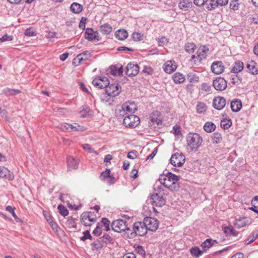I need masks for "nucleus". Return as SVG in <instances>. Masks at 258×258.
I'll return each instance as SVG.
<instances>
[{
  "label": "nucleus",
  "instance_id": "nucleus-56",
  "mask_svg": "<svg viewBox=\"0 0 258 258\" xmlns=\"http://www.w3.org/2000/svg\"><path fill=\"white\" fill-rule=\"evenodd\" d=\"M24 34L27 36H34L36 35V32L32 28H29L25 30Z\"/></svg>",
  "mask_w": 258,
  "mask_h": 258
},
{
  "label": "nucleus",
  "instance_id": "nucleus-53",
  "mask_svg": "<svg viewBox=\"0 0 258 258\" xmlns=\"http://www.w3.org/2000/svg\"><path fill=\"white\" fill-rule=\"evenodd\" d=\"M157 40L159 45L162 46L166 45L169 42L168 39L165 36H162L160 38H158Z\"/></svg>",
  "mask_w": 258,
  "mask_h": 258
},
{
  "label": "nucleus",
  "instance_id": "nucleus-45",
  "mask_svg": "<svg viewBox=\"0 0 258 258\" xmlns=\"http://www.w3.org/2000/svg\"><path fill=\"white\" fill-rule=\"evenodd\" d=\"M100 238L103 243V244H107L108 243H113L114 241V239H113V238L107 234H104L103 236L100 237Z\"/></svg>",
  "mask_w": 258,
  "mask_h": 258
},
{
  "label": "nucleus",
  "instance_id": "nucleus-21",
  "mask_svg": "<svg viewBox=\"0 0 258 258\" xmlns=\"http://www.w3.org/2000/svg\"><path fill=\"white\" fill-rule=\"evenodd\" d=\"M67 164L68 170L76 169L78 167L79 160L72 156H70L67 158Z\"/></svg>",
  "mask_w": 258,
  "mask_h": 258
},
{
  "label": "nucleus",
  "instance_id": "nucleus-35",
  "mask_svg": "<svg viewBox=\"0 0 258 258\" xmlns=\"http://www.w3.org/2000/svg\"><path fill=\"white\" fill-rule=\"evenodd\" d=\"M91 245L92 246V249L96 251L100 250L103 246V243L100 239V238L97 239L96 240L94 241Z\"/></svg>",
  "mask_w": 258,
  "mask_h": 258
},
{
  "label": "nucleus",
  "instance_id": "nucleus-39",
  "mask_svg": "<svg viewBox=\"0 0 258 258\" xmlns=\"http://www.w3.org/2000/svg\"><path fill=\"white\" fill-rule=\"evenodd\" d=\"M136 252L144 257L146 256V252L144 247L139 244H135L133 246Z\"/></svg>",
  "mask_w": 258,
  "mask_h": 258
},
{
  "label": "nucleus",
  "instance_id": "nucleus-47",
  "mask_svg": "<svg viewBox=\"0 0 258 258\" xmlns=\"http://www.w3.org/2000/svg\"><path fill=\"white\" fill-rule=\"evenodd\" d=\"M222 139L221 134L219 133H215L212 135V140L214 143H219L221 142Z\"/></svg>",
  "mask_w": 258,
  "mask_h": 258
},
{
  "label": "nucleus",
  "instance_id": "nucleus-58",
  "mask_svg": "<svg viewBox=\"0 0 258 258\" xmlns=\"http://www.w3.org/2000/svg\"><path fill=\"white\" fill-rule=\"evenodd\" d=\"M84 236L81 237V240L84 241L86 239H91L92 237L90 235L89 231L86 230L83 232Z\"/></svg>",
  "mask_w": 258,
  "mask_h": 258
},
{
  "label": "nucleus",
  "instance_id": "nucleus-63",
  "mask_svg": "<svg viewBox=\"0 0 258 258\" xmlns=\"http://www.w3.org/2000/svg\"><path fill=\"white\" fill-rule=\"evenodd\" d=\"M138 110L137 105L134 102H130V113H135Z\"/></svg>",
  "mask_w": 258,
  "mask_h": 258
},
{
  "label": "nucleus",
  "instance_id": "nucleus-30",
  "mask_svg": "<svg viewBox=\"0 0 258 258\" xmlns=\"http://www.w3.org/2000/svg\"><path fill=\"white\" fill-rule=\"evenodd\" d=\"M112 26L108 23L102 25L100 27V31L104 35L109 34L112 32Z\"/></svg>",
  "mask_w": 258,
  "mask_h": 258
},
{
  "label": "nucleus",
  "instance_id": "nucleus-7",
  "mask_svg": "<svg viewBox=\"0 0 258 258\" xmlns=\"http://www.w3.org/2000/svg\"><path fill=\"white\" fill-rule=\"evenodd\" d=\"M111 227L112 229L117 232H120L128 229L126 221L123 219L114 221L112 223Z\"/></svg>",
  "mask_w": 258,
  "mask_h": 258
},
{
  "label": "nucleus",
  "instance_id": "nucleus-64",
  "mask_svg": "<svg viewBox=\"0 0 258 258\" xmlns=\"http://www.w3.org/2000/svg\"><path fill=\"white\" fill-rule=\"evenodd\" d=\"M256 239V237L252 235L249 237V238H247L245 241V243L246 245L252 243L255 239Z\"/></svg>",
  "mask_w": 258,
  "mask_h": 258
},
{
  "label": "nucleus",
  "instance_id": "nucleus-37",
  "mask_svg": "<svg viewBox=\"0 0 258 258\" xmlns=\"http://www.w3.org/2000/svg\"><path fill=\"white\" fill-rule=\"evenodd\" d=\"M215 124L211 121L206 122L204 125V129L207 133H212L215 130Z\"/></svg>",
  "mask_w": 258,
  "mask_h": 258
},
{
  "label": "nucleus",
  "instance_id": "nucleus-36",
  "mask_svg": "<svg viewBox=\"0 0 258 258\" xmlns=\"http://www.w3.org/2000/svg\"><path fill=\"white\" fill-rule=\"evenodd\" d=\"M3 92L6 96H13L19 94L21 91L18 89L6 88L3 90Z\"/></svg>",
  "mask_w": 258,
  "mask_h": 258
},
{
  "label": "nucleus",
  "instance_id": "nucleus-32",
  "mask_svg": "<svg viewBox=\"0 0 258 258\" xmlns=\"http://www.w3.org/2000/svg\"><path fill=\"white\" fill-rule=\"evenodd\" d=\"M70 10L75 14H79L83 10V6L78 3H73L71 5Z\"/></svg>",
  "mask_w": 258,
  "mask_h": 258
},
{
  "label": "nucleus",
  "instance_id": "nucleus-62",
  "mask_svg": "<svg viewBox=\"0 0 258 258\" xmlns=\"http://www.w3.org/2000/svg\"><path fill=\"white\" fill-rule=\"evenodd\" d=\"M13 39V36L5 34L0 38V42H3L6 41H11Z\"/></svg>",
  "mask_w": 258,
  "mask_h": 258
},
{
  "label": "nucleus",
  "instance_id": "nucleus-22",
  "mask_svg": "<svg viewBox=\"0 0 258 258\" xmlns=\"http://www.w3.org/2000/svg\"><path fill=\"white\" fill-rule=\"evenodd\" d=\"M230 107L233 112L239 111L242 107V102L240 100L234 99L231 102Z\"/></svg>",
  "mask_w": 258,
  "mask_h": 258
},
{
  "label": "nucleus",
  "instance_id": "nucleus-57",
  "mask_svg": "<svg viewBox=\"0 0 258 258\" xmlns=\"http://www.w3.org/2000/svg\"><path fill=\"white\" fill-rule=\"evenodd\" d=\"M154 189L155 192L153 195H157L159 196H164L165 195L164 189L161 185L157 186L156 187H155Z\"/></svg>",
  "mask_w": 258,
  "mask_h": 258
},
{
  "label": "nucleus",
  "instance_id": "nucleus-6",
  "mask_svg": "<svg viewBox=\"0 0 258 258\" xmlns=\"http://www.w3.org/2000/svg\"><path fill=\"white\" fill-rule=\"evenodd\" d=\"M143 221L147 231L155 232L159 227V221L154 218L147 217L144 219Z\"/></svg>",
  "mask_w": 258,
  "mask_h": 258
},
{
  "label": "nucleus",
  "instance_id": "nucleus-12",
  "mask_svg": "<svg viewBox=\"0 0 258 258\" xmlns=\"http://www.w3.org/2000/svg\"><path fill=\"white\" fill-rule=\"evenodd\" d=\"M118 85L115 84L108 85L105 88V92L108 96L114 97L119 94Z\"/></svg>",
  "mask_w": 258,
  "mask_h": 258
},
{
  "label": "nucleus",
  "instance_id": "nucleus-40",
  "mask_svg": "<svg viewBox=\"0 0 258 258\" xmlns=\"http://www.w3.org/2000/svg\"><path fill=\"white\" fill-rule=\"evenodd\" d=\"M184 47L185 50L190 54L194 52L196 46L194 43L188 42L185 44Z\"/></svg>",
  "mask_w": 258,
  "mask_h": 258
},
{
  "label": "nucleus",
  "instance_id": "nucleus-44",
  "mask_svg": "<svg viewBox=\"0 0 258 258\" xmlns=\"http://www.w3.org/2000/svg\"><path fill=\"white\" fill-rule=\"evenodd\" d=\"M251 202L252 206L249 209L258 214V197H255Z\"/></svg>",
  "mask_w": 258,
  "mask_h": 258
},
{
  "label": "nucleus",
  "instance_id": "nucleus-34",
  "mask_svg": "<svg viewBox=\"0 0 258 258\" xmlns=\"http://www.w3.org/2000/svg\"><path fill=\"white\" fill-rule=\"evenodd\" d=\"M76 221L77 219L73 217L69 218L66 222V226L70 229H77Z\"/></svg>",
  "mask_w": 258,
  "mask_h": 258
},
{
  "label": "nucleus",
  "instance_id": "nucleus-14",
  "mask_svg": "<svg viewBox=\"0 0 258 258\" xmlns=\"http://www.w3.org/2000/svg\"><path fill=\"white\" fill-rule=\"evenodd\" d=\"M164 196L152 195L151 197V202L154 206L161 207L165 205L166 200L163 198Z\"/></svg>",
  "mask_w": 258,
  "mask_h": 258
},
{
  "label": "nucleus",
  "instance_id": "nucleus-2",
  "mask_svg": "<svg viewBox=\"0 0 258 258\" xmlns=\"http://www.w3.org/2000/svg\"><path fill=\"white\" fill-rule=\"evenodd\" d=\"M186 142L187 146L191 150L199 148L203 142L202 138L197 133H189L186 136Z\"/></svg>",
  "mask_w": 258,
  "mask_h": 258
},
{
  "label": "nucleus",
  "instance_id": "nucleus-46",
  "mask_svg": "<svg viewBox=\"0 0 258 258\" xmlns=\"http://www.w3.org/2000/svg\"><path fill=\"white\" fill-rule=\"evenodd\" d=\"M208 2L207 9L209 10H212L218 6V1L217 0H208Z\"/></svg>",
  "mask_w": 258,
  "mask_h": 258
},
{
  "label": "nucleus",
  "instance_id": "nucleus-61",
  "mask_svg": "<svg viewBox=\"0 0 258 258\" xmlns=\"http://www.w3.org/2000/svg\"><path fill=\"white\" fill-rule=\"evenodd\" d=\"M82 148L86 151L88 152L89 153H95L96 152L94 151V150L92 148L90 145L88 144H84L82 145Z\"/></svg>",
  "mask_w": 258,
  "mask_h": 258
},
{
  "label": "nucleus",
  "instance_id": "nucleus-26",
  "mask_svg": "<svg viewBox=\"0 0 258 258\" xmlns=\"http://www.w3.org/2000/svg\"><path fill=\"white\" fill-rule=\"evenodd\" d=\"M248 220L246 217H242L238 219H235L234 223L235 227L237 228H240L246 226Z\"/></svg>",
  "mask_w": 258,
  "mask_h": 258
},
{
  "label": "nucleus",
  "instance_id": "nucleus-24",
  "mask_svg": "<svg viewBox=\"0 0 258 258\" xmlns=\"http://www.w3.org/2000/svg\"><path fill=\"white\" fill-rule=\"evenodd\" d=\"M191 6L192 1L191 0H180L178 4L180 9L183 11H187Z\"/></svg>",
  "mask_w": 258,
  "mask_h": 258
},
{
  "label": "nucleus",
  "instance_id": "nucleus-13",
  "mask_svg": "<svg viewBox=\"0 0 258 258\" xmlns=\"http://www.w3.org/2000/svg\"><path fill=\"white\" fill-rule=\"evenodd\" d=\"M107 74H110L114 76L121 75L123 73L122 67L120 64L114 66H111L107 70Z\"/></svg>",
  "mask_w": 258,
  "mask_h": 258
},
{
  "label": "nucleus",
  "instance_id": "nucleus-18",
  "mask_svg": "<svg viewBox=\"0 0 258 258\" xmlns=\"http://www.w3.org/2000/svg\"><path fill=\"white\" fill-rule=\"evenodd\" d=\"M85 37L89 41H94L95 40H99L98 33L94 31L92 28H88L85 32Z\"/></svg>",
  "mask_w": 258,
  "mask_h": 258
},
{
  "label": "nucleus",
  "instance_id": "nucleus-42",
  "mask_svg": "<svg viewBox=\"0 0 258 258\" xmlns=\"http://www.w3.org/2000/svg\"><path fill=\"white\" fill-rule=\"evenodd\" d=\"M232 125V121L230 119H224L221 121V127L225 130L228 129Z\"/></svg>",
  "mask_w": 258,
  "mask_h": 258
},
{
  "label": "nucleus",
  "instance_id": "nucleus-51",
  "mask_svg": "<svg viewBox=\"0 0 258 258\" xmlns=\"http://www.w3.org/2000/svg\"><path fill=\"white\" fill-rule=\"evenodd\" d=\"M98 224H102V227H104V230L105 231H108L110 230V222L107 218H102L101 222L98 223Z\"/></svg>",
  "mask_w": 258,
  "mask_h": 258
},
{
  "label": "nucleus",
  "instance_id": "nucleus-33",
  "mask_svg": "<svg viewBox=\"0 0 258 258\" xmlns=\"http://www.w3.org/2000/svg\"><path fill=\"white\" fill-rule=\"evenodd\" d=\"M216 240H213L212 239H207L202 242L201 246L203 249H206L212 247L215 243H217Z\"/></svg>",
  "mask_w": 258,
  "mask_h": 258
},
{
  "label": "nucleus",
  "instance_id": "nucleus-59",
  "mask_svg": "<svg viewBox=\"0 0 258 258\" xmlns=\"http://www.w3.org/2000/svg\"><path fill=\"white\" fill-rule=\"evenodd\" d=\"M6 210L7 211L9 212L10 213H11L12 214L13 217L16 220L18 219V218L17 216L16 215V214L15 213V211H14L15 208H13V207H12L10 206H7L6 207Z\"/></svg>",
  "mask_w": 258,
  "mask_h": 258
},
{
  "label": "nucleus",
  "instance_id": "nucleus-49",
  "mask_svg": "<svg viewBox=\"0 0 258 258\" xmlns=\"http://www.w3.org/2000/svg\"><path fill=\"white\" fill-rule=\"evenodd\" d=\"M224 232L226 234H230L233 236H236L237 235V232L232 227H225L224 228Z\"/></svg>",
  "mask_w": 258,
  "mask_h": 258
},
{
  "label": "nucleus",
  "instance_id": "nucleus-28",
  "mask_svg": "<svg viewBox=\"0 0 258 258\" xmlns=\"http://www.w3.org/2000/svg\"><path fill=\"white\" fill-rule=\"evenodd\" d=\"M67 126L69 127V132L83 131L86 130L84 126H81L77 123H73L72 124L68 123Z\"/></svg>",
  "mask_w": 258,
  "mask_h": 258
},
{
  "label": "nucleus",
  "instance_id": "nucleus-4",
  "mask_svg": "<svg viewBox=\"0 0 258 258\" xmlns=\"http://www.w3.org/2000/svg\"><path fill=\"white\" fill-rule=\"evenodd\" d=\"M147 233L144 221L135 222L133 226V232L130 233V238L136 235L143 236Z\"/></svg>",
  "mask_w": 258,
  "mask_h": 258
},
{
  "label": "nucleus",
  "instance_id": "nucleus-1",
  "mask_svg": "<svg viewBox=\"0 0 258 258\" xmlns=\"http://www.w3.org/2000/svg\"><path fill=\"white\" fill-rule=\"evenodd\" d=\"M179 179V176L171 172H168L166 175H160L158 180L164 187L168 188L171 191H175L179 189L178 183Z\"/></svg>",
  "mask_w": 258,
  "mask_h": 258
},
{
  "label": "nucleus",
  "instance_id": "nucleus-43",
  "mask_svg": "<svg viewBox=\"0 0 258 258\" xmlns=\"http://www.w3.org/2000/svg\"><path fill=\"white\" fill-rule=\"evenodd\" d=\"M139 69V67L138 64H135L130 62V70H132V72L130 73V76H135L138 74Z\"/></svg>",
  "mask_w": 258,
  "mask_h": 258
},
{
  "label": "nucleus",
  "instance_id": "nucleus-25",
  "mask_svg": "<svg viewBox=\"0 0 258 258\" xmlns=\"http://www.w3.org/2000/svg\"><path fill=\"white\" fill-rule=\"evenodd\" d=\"M244 64L243 62L240 60L236 61L233 64L231 72L233 73H238L243 69Z\"/></svg>",
  "mask_w": 258,
  "mask_h": 258
},
{
  "label": "nucleus",
  "instance_id": "nucleus-29",
  "mask_svg": "<svg viewBox=\"0 0 258 258\" xmlns=\"http://www.w3.org/2000/svg\"><path fill=\"white\" fill-rule=\"evenodd\" d=\"M172 79L175 84H181L185 81L184 76L180 73H176L173 76Z\"/></svg>",
  "mask_w": 258,
  "mask_h": 258
},
{
  "label": "nucleus",
  "instance_id": "nucleus-50",
  "mask_svg": "<svg viewBox=\"0 0 258 258\" xmlns=\"http://www.w3.org/2000/svg\"><path fill=\"white\" fill-rule=\"evenodd\" d=\"M206 105L203 102H199L197 105V111L198 113H203L206 110Z\"/></svg>",
  "mask_w": 258,
  "mask_h": 258
},
{
  "label": "nucleus",
  "instance_id": "nucleus-60",
  "mask_svg": "<svg viewBox=\"0 0 258 258\" xmlns=\"http://www.w3.org/2000/svg\"><path fill=\"white\" fill-rule=\"evenodd\" d=\"M230 7L233 10H237L239 8V4L236 1H231L230 3Z\"/></svg>",
  "mask_w": 258,
  "mask_h": 258
},
{
  "label": "nucleus",
  "instance_id": "nucleus-16",
  "mask_svg": "<svg viewBox=\"0 0 258 258\" xmlns=\"http://www.w3.org/2000/svg\"><path fill=\"white\" fill-rule=\"evenodd\" d=\"M226 104V100L222 97H215L213 101V106L217 110L223 109Z\"/></svg>",
  "mask_w": 258,
  "mask_h": 258
},
{
  "label": "nucleus",
  "instance_id": "nucleus-5",
  "mask_svg": "<svg viewBox=\"0 0 258 258\" xmlns=\"http://www.w3.org/2000/svg\"><path fill=\"white\" fill-rule=\"evenodd\" d=\"M96 219V215L91 212H84L81 216V222L85 226H91Z\"/></svg>",
  "mask_w": 258,
  "mask_h": 258
},
{
  "label": "nucleus",
  "instance_id": "nucleus-41",
  "mask_svg": "<svg viewBox=\"0 0 258 258\" xmlns=\"http://www.w3.org/2000/svg\"><path fill=\"white\" fill-rule=\"evenodd\" d=\"M187 79L191 83H196L199 81V78L196 74L190 72L187 75Z\"/></svg>",
  "mask_w": 258,
  "mask_h": 258
},
{
  "label": "nucleus",
  "instance_id": "nucleus-8",
  "mask_svg": "<svg viewBox=\"0 0 258 258\" xmlns=\"http://www.w3.org/2000/svg\"><path fill=\"white\" fill-rule=\"evenodd\" d=\"M160 113L158 111H154L150 116L149 124L154 128L157 127L162 123V120L160 118Z\"/></svg>",
  "mask_w": 258,
  "mask_h": 258
},
{
  "label": "nucleus",
  "instance_id": "nucleus-31",
  "mask_svg": "<svg viewBox=\"0 0 258 258\" xmlns=\"http://www.w3.org/2000/svg\"><path fill=\"white\" fill-rule=\"evenodd\" d=\"M140 123V118L135 115L130 114V128H135Z\"/></svg>",
  "mask_w": 258,
  "mask_h": 258
},
{
  "label": "nucleus",
  "instance_id": "nucleus-48",
  "mask_svg": "<svg viewBox=\"0 0 258 258\" xmlns=\"http://www.w3.org/2000/svg\"><path fill=\"white\" fill-rule=\"evenodd\" d=\"M57 209L59 214L64 217L67 216L69 214V211L68 209L66 207L62 205H58Z\"/></svg>",
  "mask_w": 258,
  "mask_h": 258
},
{
  "label": "nucleus",
  "instance_id": "nucleus-9",
  "mask_svg": "<svg viewBox=\"0 0 258 258\" xmlns=\"http://www.w3.org/2000/svg\"><path fill=\"white\" fill-rule=\"evenodd\" d=\"M170 162L174 166L180 167L185 162V157L181 154H174L170 158Z\"/></svg>",
  "mask_w": 258,
  "mask_h": 258
},
{
  "label": "nucleus",
  "instance_id": "nucleus-52",
  "mask_svg": "<svg viewBox=\"0 0 258 258\" xmlns=\"http://www.w3.org/2000/svg\"><path fill=\"white\" fill-rule=\"evenodd\" d=\"M102 224H97L96 227L93 231V234L97 236H99L102 233Z\"/></svg>",
  "mask_w": 258,
  "mask_h": 258
},
{
  "label": "nucleus",
  "instance_id": "nucleus-19",
  "mask_svg": "<svg viewBox=\"0 0 258 258\" xmlns=\"http://www.w3.org/2000/svg\"><path fill=\"white\" fill-rule=\"evenodd\" d=\"M177 66L174 60H168L164 64L163 69L165 72L170 74L176 70Z\"/></svg>",
  "mask_w": 258,
  "mask_h": 258
},
{
  "label": "nucleus",
  "instance_id": "nucleus-20",
  "mask_svg": "<svg viewBox=\"0 0 258 258\" xmlns=\"http://www.w3.org/2000/svg\"><path fill=\"white\" fill-rule=\"evenodd\" d=\"M0 177L12 180L14 178V174L7 168L0 166Z\"/></svg>",
  "mask_w": 258,
  "mask_h": 258
},
{
  "label": "nucleus",
  "instance_id": "nucleus-23",
  "mask_svg": "<svg viewBox=\"0 0 258 258\" xmlns=\"http://www.w3.org/2000/svg\"><path fill=\"white\" fill-rule=\"evenodd\" d=\"M246 68L248 70V72L252 75H255L258 74L256 63L253 60H251L246 64Z\"/></svg>",
  "mask_w": 258,
  "mask_h": 258
},
{
  "label": "nucleus",
  "instance_id": "nucleus-11",
  "mask_svg": "<svg viewBox=\"0 0 258 258\" xmlns=\"http://www.w3.org/2000/svg\"><path fill=\"white\" fill-rule=\"evenodd\" d=\"M214 88L217 91H223L227 87V82L221 77L217 78L213 82Z\"/></svg>",
  "mask_w": 258,
  "mask_h": 258
},
{
  "label": "nucleus",
  "instance_id": "nucleus-38",
  "mask_svg": "<svg viewBox=\"0 0 258 258\" xmlns=\"http://www.w3.org/2000/svg\"><path fill=\"white\" fill-rule=\"evenodd\" d=\"M190 251L191 254L197 258L199 257L204 252L203 251L200 250L198 246L192 247L190 249Z\"/></svg>",
  "mask_w": 258,
  "mask_h": 258
},
{
  "label": "nucleus",
  "instance_id": "nucleus-3",
  "mask_svg": "<svg viewBox=\"0 0 258 258\" xmlns=\"http://www.w3.org/2000/svg\"><path fill=\"white\" fill-rule=\"evenodd\" d=\"M208 51L209 48L206 46H200L197 50V55H192L190 60V61L193 62L195 64L200 63L203 59L206 58Z\"/></svg>",
  "mask_w": 258,
  "mask_h": 258
},
{
  "label": "nucleus",
  "instance_id": "nucleus-27",
  "mask_svg": "<svg viewBox=\"0 0 258 258\" xmlns=\"http://www.w3.org/2000/svg\"><path fill=\"white\" fill-rule=\"evenodd\" d=\"M128 32L124 29H119L115 33V37L120 40H123L127 38Z\"/></svg>",
  "mask_w": 258,
  "mask_h": 258
},
{
  "label": "nucleus",
  "instance_id": "nucleus-17",
  "mask_svg": "<svg viewBox=\"0 0 258 258\" xmlns=\"http://www.w3.org/2000/svg\"><path fill=\"white\" fill-rule=\"evenodd\" d=\"M90 53L88 51H84L83 52L78 54L76 57L74 59L73 63L76 66L80 64L82 61H85L89 58Z\"/></svg>",
  "mask_w": 258,
  "mask_h": 258
},
{
  "label": "nucleus",
  "instance_id": "nucleus-15",
  "mask_svg": "<svg viewBox=\"0 0 258 258\" xmlns=\"http://www.w3.org/2000/svg\"><path fill=\"white\" fill-rule=\"evenodd\" d=\"M224 66L221 61H215L213 62L211 67L212 72L219 75L222 73L224 70Z\"/></svg>",
  "mask_w": 258,
  "mask_h": 258
},
{
  "label": "nucleus",
  "instance_id": "nucleus-10",
  "mask_svg": "<svg viewBox=\"0 0 258 258\" xmlns=\"http://www.w3.org/2000/svg\"><path fill=\"white\" fill-rule=\"evenodd\" d=\"M93 85L98 88H106L109 85V80L106 77H98L92 81Z\"/></svg>",
  "mask_w": 258,
  "mask_h": 258
},
{
  "label": "nucleus",
  "instance_id": "nucleus-54",
  "mask_svg": "<svg viewBox=\"0 0 258 258\" xmlns=\"http://www.w3.org/2000/svg\"><path fill=\"white\" fill-rule=\"evenodd\" d=\"M143 35L140 33L135 32L132 34V39L135 41H140L143 40Z\"/></svg>",
  "mask_w": 258,
  "mask_h": 258
},
{
  "label": "nucleus",
  "instance_id": "nucleus-55",
  "mask_svg": "<svg viewBox=\"0 0 258 258\" xmlns=\"http://www.w3.org/2000/svg\"><path fill=\"white\" fill-rule=\"evenodd\" d=\"M110 176V170L109 169H106L105 171L102 172L100 175L101 180H105L108 179Z\"/></svg>",
  "mask_w": 258,
  "mask_h": 258
}]
</instances>
